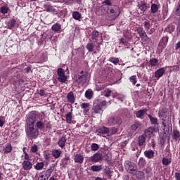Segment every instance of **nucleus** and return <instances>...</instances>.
I'll use <instances>...</instances> for the list:
<instances>
[{
  "mask_svg": "<svg viewBox=\"0 0 180 180\" xmlns=\"http://www.w3.org/2000/svg\"><path fill=\"white\" fill-rule=\"evenodd\" d=\"M120 15V8L116 5L107 7L106 18L108 20H115Z\"/></svg>",
  "mask_w": 180,
  "mask_h": 180,
  "instance_id": "f257e3e1",
  "label": "nucleus"
},
{
  "mask_svg": "<svg viewBox=\"0 0 180 180\" xmlns=\"http://www.w3.org/2000/svg\"><path fill=\"white\" fill-rule=\"evenodd\" d=\"M28 139H37L39 136V129L34 128V125H27L25 129Z\"/></svg>",
  "mask_w": 180,
  "mask_h": 180,
  "instance_id": "f03ea898",
  "label": "nucleus"
},
{
  "mask_svg": "<svg viewBox=\"0 0 180 180\" xmlns=\"http://www.w3.org/2000/svg\"><path fill=\"white\" fill-rule=\"evenodd\" d=\"M37 119V112L36 111H32L27 115L26 124L27 126H34L36 120Z\"/></svg>",
  "mask_w": 180,
  "mask_h": 180,
  "instance_id": "7ed1b4c3",
  "label": "nucleus"
},
{
  "mask_svg": "<svg viewBox=\"0 0 180 180\" xmlns=\"http://www.w3.org/2000/svg\"><path fill=\"white\" fill-rule=\"evenodd\" d=\"M124 167H125V169L129 174H134V172L137 169V166L136 165V164L129 160H127L125 162Z\"/></svg>",
  "mask_w": 180,
  "mask_h": 180,
  "instance_id": "20e7f679",
  "label": "nucleus"
},
{
  "mask_svg": "<svg viewBox=\"0 0 180 180\" xmlns=\"http://www.w3.org/2000/svg\"><path fill=\"white\" fill-rule=\"evenodd\" d=\"M75 81L77 82V84H79V85L84 86V85H85L88 82V73H85L81 76L78 75L76 77Z\"/></svg>",
  "mask_w": 180,
  "mask_h": 180,
  "instance_id": "39448f33",
  "label": "nucleus"
},
{
  "mask_svg": "<svg viewBox=\"0 0 180 180\" xmlns=\"http://www.w3.org/2000/svg\"><path fill=\"white\" fill-rule=\"evenodd\" d=\"M58 81L64 84L67 81V76H65V70L63 68H58L57 70Z\"/></svg>",
  "mask_w": 180,
  "mask_h": 180,
  "instance_id": "423d86ee",
  "label": "nucleus"
},
{
  "mask_svg": "<svg viewBox=\"0 0 180 180\" xmlns=\"http://www.w3.org/2000/svg\"><path fill=\"white\" fill-rule=\"evenodd\" d=\"M110 126H116V124H122V119L119 117H110L108 120Z\"/></svg>",
  "mask_w": 180,
  "mask_h": 180,
  "instance_id": "0eeeda50",
  "label": "nucleus"
},
{
  "mask_svg": "<svg viewBox=\"0 0 180 180\" xmlns=\"http://www.w3.org/2000/svg\"><path fill=\"white\" fill-rule=\"evenodd\" d=\"M136 32L139 34L142 41H147V40H148V37L147 36L146 31H144V28L139 27L137 28Z\"/></svg>",
  "mask_w": 180,
  "mask_h": 180,
  "instance_id": "6e6552de",
  "label": "nucleus"
},
{
  "mask_svg": "<svg viewBox=\"0 0 180 180\" xmlns=\"http://www.w3.org/2000/svg\"><path fill=\"white\" fill-rule=\"evenodd\" d=\"M106 105V101H103L98 104H94L93 110L94 113H101L102 112V108Z\"/></svg>",
  "mask_w": 180,
  "mask_h": 180,
  "instance_id": "1a4fd4ad",
  "label": "nucleus"
},
{
  "mask_svg": "<svg viewBox=\"0 0 180 180\" xmlns=\"http://www.w3.org/2000/svg\"><path fill=\"white\" fill-rule=\"evenodd\" d=\"M102 160V154L96 153L94 155L89 158L90 162H99Z\"/></svg>",
  "mask_w": 180,
  "mask_h": 180,
  "instance_id": "9d476101",
  "label": "nucleus"
},
{
  "mask_svg": "<svg viewBox=\"0 0 180 180\" xmlns=\"http://www.w3.org/2000/svg\"><path fill=\"white\" fill-rule=\"evenodd\" d=\"M22 167L25 171H29L33 168V164L29 160H24L22 163Z\"/></svg>",
  "mask_w": 180,
  "mask_h": 180,
  "instance_id": "9b49d317",
  "label": "nucleus"
},
{
  "mask_svg": "<svg viewBox=\"0 0 180 180\" xmlns=\"http://www.w3.org/2000/svg\"><path fill=\"white\" fill-rule=\"evenodd\" d=\"M168 40H169V38L168 37H163L160 42H159V47H160V49H165V47H167V44H168Z\"/></svg>",
  "mask_w": 180,
  "mask_h": 180,
  "instance_id": "f8f14e48",
  "label": "nucleus"
},
{
  "mask_svg": "<svg viewBox=\"0 0 180 180\" xmlns=\"http://www.w3.org/2000/svg\"><path fill=\"white\" fill-rule=\"evenodd\" d=\"M157 132V129L150 127L148 129L145 130V136L147 137H151L154 133Z\"/></svg>",
  "mask_w": 180,
  "mask_h": 180,
  "instance_id": "ddd939ff",
  "label": "nucleus"
},
{
  "mask_svg": "<svg viewBox=\"0 0 180 180\" xmlns=\"http://www.w3.org/2000/svg\"><path fill=\"white\" fill-rule=\"evenodd\" d=\"M74 161L77 164H82L84 162V155H81V153H77L75 155Z\"/></svg>",
  "mask_w": 180,
  "mask_h": 180,
  "instance_id": "4468645a",
  "label": "nucleus"
},
{
  "mask_svg": "<svg viewBox=\"0 0 180 180\" xmlns=\"http://www.w3.org/2000/svg\"><path fill=\"white\" fill-rule=\"evenodd\" d=\"M146 135H141L138 137V146L143 147L146 144Z\"/></svg>",
  "mask_w": 180,
  "mask_h": 180,
  "instance_id": "2eb2a0df",
  "label": "nucleus"
},
{
  "mask_svg": "<svg viewBox=\"0 0 180 180\" xmlns=\"http://www.w3.org/2000/svg\"><path fill=\"white\" fill-rule=\"evenodd\" d=\"M154 154H155V153H154V151L151 149H149L144 152L145 157H146V158H148L149 160H152V158H154Z\"/></svg>",
  "mask_w": 180,
  "mask_h": 180,
  "instance_id": "dca6fc26",
  "label": "nucleus"
},
{
  "mask_svg": "<svg viewBox=\"0 0 180 180\" xmlns=\"http://www.w3.org/2000/svg\"><path fill=\"white\" fill-rule=\"evenodd\" d=\"M165 74V69L163 68L158 69L155 72V78H161Z\"/></svg>",
  "mask_w": 180,
  "mask_h": 180,
  "instance_id": "f3484780",
  "label": "nucleus"
},
{
  "mask_svg": "<svg viewBox=\"0 0 180 180\" xmlns=\"http://www.w3.org/2000/svg\"><path fill=\"white\" fill-rule=\"evenodd\" d=\"M65 143H67V138L62 136L58 141V146H59L60 148H64L65 147Z\"/></svg>",
  "mask_w": 180,
  "mask_h": 180,
  "instance_id": "a211bd4d",
  "label": "nucleus"
},
{
  "mask_svg": "<svg viewBox=\"0 0 180 180\" xmlns=\"http://www.w3.org/2000/svg\"><path fill=\"white\" fill-rule=\"evenodd\" d=\"M56 171V165L53 164L51 165L49 168L46 171V176H51V174Z\"/></svg>",
  "mask_w": 180,
  "mask_h": 180,
  "instance_id": "6ab92c4d",
  "label": "nucleus"
},
{
  "mask_svg": "<svg viewBox=\"0 0 180 180\" xmlns=\"http://www.w3.org/2000/svg\"><path fill=\"white\" fill-rule=\"evenodd\" d=\"M147 112H148V110H147L146 108L140 110L136 112V116L139 119H143V116H144L145 114L147 113Z\"/></svg>",
  "mask_w": 180,
  "mask_h": 180,
  "instance_id": "aec40b11",
  "label": "nucleus"
},
{
  "mask_svg": "<svg viewBox=\"0 0 180 180\" xmlns=\"http://www.w3.org/2000/svg\"><path fill=\"white\" fill-rule=\"evenodd\" d=\"M96 133L99 134H109V129L105 127H101L96 130Z\"/></svg>",
  "mask_w": 180,
  "mask_h": 180,
  "instance_id": "412c9836",
  "label": "nucleus"
},
{
  "mask_svg": "<svg viewBox=\"0 0 180 180\" xmlns=\"http://www.w3.org/2000/svg\"><path fill=\"white\" fill-rule=\"evenodd\" d=\"M4 154H9L12 151V145L11 143L6 144L3 148Z\"/></svg>",
  "mask_w": 180,
  "mask_h": 180,
  "instance_id": "4be33fe9",
  "label": "nucleus"
},
{
  "mask_svg": "<svg viewBox=\"0 0 180 180\" xmlns=\"http://www.w3.org/2000/svg\"><path fill=\"white\" fill-rule=\"evenodd\" d=\"M172 137L173 140H180V132L177 129H173Z\"/></svg>",
  "mask_w": 180,
  "mask_h": 180,
  "instance_id": "5701e85b",
  "label": "nucleus"
},
{
  "mask_svg": "<svg viewBox=\"0 0 180 180\" xmlns=\"http://www.w3.org/2000/svg\"><path fill=\"white\" fill-rule=\"evenodd\" d=\"M67 99L70 103H75V96H74V93L72 91H70L69 94H68Z\"/></svg>",
  "mask_w": 180,
  "mask_h": 180,
  "instance_id": "b1692460",
  "label": "nucleus"
},
{
  "mask_svg": "<svg viewBox=\"0 0 180 180\" xmlns=\"http://www.w3.org/2000/svg\"><path fill=\"white\" fill-rule=\"evenodd\" d=\"M138 6L141 12H146L147 11V4H146V2L144 1H141L138 4Z\"/></svg>",
  "mask_w": 180,
  "mask_h": 180,
  "instance_id": "393cba45",
  "label": "nucleus"
},
{
  "mask_svg": "<svg viewBox=\"0 0 180 180\" xmlns=\"http://www.w3.org/2000/svg\"><path fill=\"white\" fill-rule=\"evenodd\" d=\"M131 129L134 131H139V130L141 129V124H140V122H135L134 124L131 125Z\"/></svg>",
  "mask_w": 180,
  "mask_h": 180,
  "instance_id": "a878e982",
  "label": "nucleus"
},
{
  "mask_svg": "<svg viewBox=\"0 0 180 180\" xmlns=\"http://www.w3.org/2000/svg\"><path fill=\"white\" fill-rule=\"evenodd\" d=\"M158 59L157 58H151L149 60V65L150 67H158Z\"/></svg>",
  "mask_w": 180,
  "mask_h": 180,
  "instance_id": "bb28decb",
  "label": "nucleus"
},
{
  "mask_svg": "<svg viewBox=\"0 0 180 180\" xmlns=\"http://www.w3.org/2000/svg\"><path fill=\"white\" fill-rule=\"evenodd\" d=\"M61 150L59 149H54L52 151V155L53 157H54V158H60V157L61 156Z\"/></svg>",
  "mask_w": 180,
  "mask_h": 180,
  "instance_id": "cd10ccee",
  "label": "nucleus"
},
{
  "mask_svg": "<svg viewBox=\"0 0 180 180\" xmlns=\"http://www.w3.org/2000/svg\"><path fill=\"white\" fill-rule=\"evenodd\" d=\"M135 176L137 179H144V172L139 170L135 171Z\"/></svg>",
  "mask_w": 180,
  "mask_h": 180,
  "instance_id": "c85d7f7f",
  "label": "nucleus"
},
{
  "mask_svg": "<svg viewBox=\"0 0 180 180\" xmlns=\"http://www.w3.org/2000/svg\"><path fill=\"white\" fill-rule=\"evenodd\" d=\"M37 130H43L44 129V122L43 121H38L35 124Z\"/></svg>",
  "mask_w": 180,
  "mask_h": 180,
  "instance_id": "c756f323",
  "label": "nucleus"
},
{
  "mask_svg": "<svg viewBox=\"0 0 180 180\" xmlns=\"http://www.w3.org/2000/svg\"><path fill=\"white\" fill-rule=\"evenodd\" d=\"M66 122L69 124H71L72 123V112H68L65 115Z\"/></svg>",
  "mask_w": 180,
  "mask_h": 180,
  "instance_id": "7c9ffc66",
  "label": "nucleus"
},
{
  "mask_svg": "<svg viewBox=\"0 0 180 180\" xmlns=\"http://www.w3.org/2000/svg\"><path fill=\"white\" fill-rule=\"evenodd\" d=\"M34 168L35 169H37V171H41V169L44 168V162H37Z\"/></svg>",
  "mask_w": 180,
  "mask_h": 180,
  "instance_id": "2f4dec72",
  "label": "nucleus"
},
{
  "mask_svg": "<svg viewBox=\"0 0 180 180\" xmlns=\"http://www.w3.org/2000/svg\"><path fill=\"white\" fill-rule=\"evenodd\" d=\"M158 9H160V7L156 4H153L151 5L150 12L151 13H157Z\"/></svg>",
  "mask_w": 180,
  "mask_h": 180,
  "instance_id": "473e14b6",
  "label": "nucleus"
},
{
  "mask_svg": "<svg viewBox=\"0 0 180 180\" xmlns=\"http://www.w3.org/2000/svg\"><path fill=\"white\" fill-rule=\"evenodd\" d=\"M91 169L94 172H99V171H102V165H93Z\"/></svg>",
  "mask_w": 180,
  "mask_h": 180,
  "instance_id": "72a5a7b5",
  "label": "nucleus"
},
{
  "mask_svg": "<svg viewBox=\"0 0 180 180\" xmlns=\"http://www.w3.org/2000/svg\"><path fill=\"white\" fill-rule=\"evenodd\" d=\"M52 30H53V32H60V30H61V25L56 22L52 26Z\"/></svg>",
  "mask_w": 180,
  "mask_h": 180,
  "instance_id": "f704fd0d",
  "label": "nucleus"
},
{
  "mask_svg": "<svg viewBox=\"0 0 180 180\" xmlns=\"http://www.w3.org/2000/svg\"><path fill=\"white\" fill-rule=\"evenodd\" d=\"M44 8L46 9V12H52L53 13L56 12V8H54L53 6L50 5H45Z\"/></svg>",
  "mask_w": 180,
  "mask_h": 180,
  "instance_id": "c9c22d12",
  "label": "nucleus"
},
{
  "mask_svg": "<svg viewBox=\"0 0 180 180\" xmlns=\"http://www.w3.org/2000/svg\"><path fill=\"white\" fill-rule=\"evenodd\" d=\"M175 30V25H173L172 24H169L166 27V32H168V33H172Z\"/></svg>",
  "mask_w": 180,
  "mask_h": 180,
  "instance_id": "e433bc0d",
  "label": "nucleus"
},
{
  "mask_svg": "<svg viewBox=\"0 0 180 180\" xmlns=\"http://www.w3.org/2000/svg\"><path fill=\"white\" fill-rule=\"evenodd\" d=\"M148 117L150 119L152 124H158V120L157 118L152 117L151 115H148Z\"/></svg>",
  "mask_w": 180,
  "mask_h": 180,
  "instance_id": "4c0bfd02",
  "label": "nucleus"
},
{
  "mask_svg": "<svg viewBox=\"0 0 180 180\" xmlns=\"http://www.w3.org/2000/svg\"><path fill=\"white\" fill-rule=\"evenodd\" d=\"M72 18H74L75 20H79V19H81V13L78 11H74L72 13Z\"/></svg>",
  "mask_w": 180,
  "mask_h": 180,
  "instance_id": "58836bf2",
  "label": "nucleus"
},
{
  "mask_svg": "<svg viewBox=\"0 0 180 180\" xmlns=\"http://www.w3.org/2000/svg\"><path fill=\"white\" fill-rule=\"evenodd\" d=\"M172 159L171 158H163L162 160V163L163 165H169L171 164Z\"/></svg>",
  "mask_w": 180,
  "mask_h": 180,
  "instance_id": "ea45409f",
  "label": "nucleus"
},
{
  "mask_svg": "<svg viewBox=\"0 0 180 180\" xmlns=\"http://www.w3.org/2000/svg\"><path fill=\"white\" fill-rule=\"evenodd\" d=\"M99 36V32L98 31H93L91 39L92 40H95L96 41L98 40L97 37Z\"/></svg>",
  "mask_w": 180,
  "mask_h": 180,
  "instance_id": "a19ab883",
  "label": "nucleus"
},
{
  "mask_svg": "<svg viewBox=\"0 0 180 180\" xmlns=\"http://www.w3.org/2000/svg\"><path fill=\"white\" fill-rule=\"evenodd\" d=\"M8 11L9 8L6 6H3L1 7V13H3V15H6V13H8Z\"/></svg>",
  "mask_w": 180,
  "mask_h": 180,
  "instance_id": "79ce46f5",
  "label": "nucleus"
},
{
  "mask_svg": "<svg viewBox=\"0 0 180 180\" xmlns=\"http://www.w3.org/2000/svg\"><path fill=\"white\" fill-rule=\"evenodd\" d=\"M129 81L133 84V85H136V84H137V77L136 75L131 76L129 77Z\"/></svg>",
  "mask_w": 180,
  "mask_h": 180,
  "instance_id": "37998d69",
  "label": "nucleus"
},
{
  "mask_svg": "<svg viewBox=\"0 0 180 180\" xmlns=\"http://www.w3.org/2000/svg\"><path fill=\"white\" fill-rule=\"evenodd\" d=\"M110 94H112V91L109 89H105L103 91V95L106 98H109V96H110Z\"/></svg>",
  "mask_w": 180,
  "mask_h": 180,
  "instance_id": "c03bdc74",
  "label": "nucleus"
},
{
  "mask_svg": "<svg viewBox=\"0 0 180 180\" xmlns=\"http://www.w3.org/2000/svg\"><path fill=\"white\" fill-rule=\"evenodd\" d=\"M138 164H139V167H144V165H146V162L144 158H139Z\"/></svg>",
  "mask_w": 180,
  "mask_h": 180,
  "instance_id": "a18cd8bd",
  "label": "nucleus"
},
{
  "mask_svg": "<svg viewBox=\"0 0 180 180\" xmlns=\"http://www.w3.org/2000/svg\"><path fill=\"white\" fill-rule=\"evenodd\" d=\"M109 61H110V63H112V64H115L116 65L117 64H119L120 60L117 58H110Z\"/></svg>",
  "mask_w": 180,
  "mask_h": 180,
  "instance_id": "49530a36",
  "label": "nucleus"
},
{
  "mask_svg": "<svg viewBox=\"0 0 180 180\" xmlns=\"http://www.w3.org/2000/svg\"><path fill=\"white\" fill-rule=\"evenodd\" d=\"M86 49H87L89 51H94V43L87 44Z\"/></svg>",
  "mask_w": 180,
  "mask_h": 180,
  "instance_id": "de8ad7c7",
  "label": "nucleus"
},
{
  "mask_svg": "<svg viewBox=\"0 0 180 180\" xmlns=\"http://www.w3.org/2000/svg\"><path fill=\"white\" fill-rule=\"evenodd\" d=\"M16 23V20L15 19H12L8 22V27L10 29H12L13 26H15V24Z\"/></svg>",
  "mask_w": 180,
  "mask_h": 180,
  "instance_id": "09e8293b",
  "label": "nucleus"
},
{
  "mask_svg": "<svg viewBox=\"0 0 180 180\" xmlns=\"http://www.w3.org/2000/svg\"><path fill=\"white\" fill-rule=\"evenodd\" d=\"M91 147L92 151H98L99 150V145L98 143H92Z\"/></svg>",
  "mask_w": 180,
  "mask_h": 180,
  "instance_id": "8fccbe9b",
  "label": "nucleus"
},
{
  "mask_svg": "<svg viewBox=\"0 0 180 180\" xmlns=\"http://www.w3.org/2000/svg\"><path fill=\"white\" fill-rule=\"evenodd\" d=\"M39 95H40V96H47V92H46V90L44 89H40L38 91Z\"/></svg>",
  "mask_w": 180,
  "mask_h": 180,
  "instance_id": "3c124183",
  "label": "nucleus"
},
{
  "mask_svg": "<svg viewBox=\"0 0 180 180\" xmlns=\"http://www.w3.org/2000/svg\"><path fill=\"white\" fill-rule=\"evenodd\" d=\"M85 96L87 99H91L92 98V91H86Z\"/></svg>",
  "mask_w": 180,
  "mask_h": 180,
  "instance_id": "603ef678",
  "label": "nucleus"
},
{
  "mask_svg": "<svg viewBox=\"0 0 180 180\" xmlns=\"http://www.w3.org/2000/svg\"><path fill=\"white\" fill-rule=\"evenodd\" d=\"M38 150V148H37V145H34L31 147L30 151L31 153H37Z\"/></svg>",
  "mask_w": 180,
  "mask_h": 180,
  "instance_id": "864d4df0",
  "label": "nucleus"
},
{
  "mask_svg": "<svg viewBox=\"0 0 180 180\" xmlns=\"http://www.w3.org/2000/svg\"><path fill=\"white\" fill-rule=\"evenodd\" d=\"M82 109H89V103H83L81 104Z\"/></svg>",
  "mask_w": 180,
  "mask_h": 180,
  "instance_id": "5fc2aeb1",
  "label": "nucleus"
},
{
  "mask_svg": "<svg viewBox=\"0 0 180 180\" xmlns=\"http://www.w3.org/2000/svg\"><path fill=\"white\" fill-rule=\"evenodd\" d=\"M50 177L47 176V174H46L45 175L41 174L39 177L40 180H49Z\"/></svg>",
  "mask_w": 180,
  "mask_h": 180,
  "instance_id": "6e6d98bb",
  "label": "nucleus"
},
{
  "mask_svg": "<svg viewBox=\"0 0 180 180\" xmlns=\"http://www.w3.org/2000/svg\"><path fill=\"white\" fill-rule=\"evenodd\" d=\"M23 150L25 154V160H27V161H30V156L29 154H27V153H26V151H25V148H23Z\"/></svg>",
  "mask_w": 180,
  "mask_h": 180,
  "instance_id": "4d7b16f0",
  "label": "nucleus"
},
{
  "mask_svg": "<svg viewBox=\"0 0 180 180\" xmlns=\"http://www.w3.org/2000/svg\"><path fill=\"white\" fill-rule=\"evenodd\" d=\"M103 4V5H108V6H113V5H112V2L110 0H105Z\"/></svg>",
  "mask_w": 180,
  "mask_h": 180,
  "instance_id": "13d9d810",
  "label": "nucleus"
},
{
  "mask_svg": "<svg viewBox=\"0 0 180 180\" xmlns=\"http://www.w3.org/2000/svg\"><path fill=\"white\" fill-rule=\"evenodd\" d=\"M120 44H124V46H127V41L124 39V38L120 39Z\"/></svg>",
  "mask_w": 180,
  "mask_h": 180,
  "instance_id": "bf43d9fd",
  "label": "nucleus"
},
{
  "mask_svg": "<svg viewBox=\"0 0 180 180\" xmlns=\"http://www.w3.org/2000/svg\"><path fill=\"white\" fill-rule=\"evenodd\" d=\"M4 117H0V127H2L5 124V120H3Z\"/></svg>",
  "mask_w": 180,
  "mask_h": 180,
  "instance_id": "052dcab7",
  "label": "nucleus"
},
{
  "mask_svg": "<svg viewBox=\"0 0 180 180\" xmlns=\"http://www.w3.org/2000/svg\"><path fill=\"white\" fill-rule=\"evenodd\" d=\"M174 178L176 180H180V173H175Z\"/></svg>",
  "mask_w": 180,
  "mask_h": 180,
  "instance_id": "680f3d73",
  "label": "nucleus"
},
{
  "mask_svg": "<svg viewBox=\"0 0 180 180\" xmlns=\"http://www.w3.org/2000/svg\"><path fill=\"white\" fill-rule=\"evenodd\" d=\"M144 27L146 28V29H150V23L148 22H144Z\"/></svg>",
  "mask_w": 180,
  "mask_h": 180,
  "instance_id": "e2e57ef3",
  "label": "nucleus"
},
{
  "mask_svg": "<svg viewBox=\"0 0 180 180\" xmlns=\"http://www.w3.org/2000/svg\"><path fill=\"white\" fill-rule=\"evenodd\" d=\"M176 15H178V16H180V5L179 4V6L176 9Z\"/></svg>",
  "mask_w": 180,
  "mask_h": 180,
  "instance_id": "0e129e2a",
  "label": "nucleus"
},
{
  "mask_svg": "<svg viewBox=\"0 0 180 180\" xmlns=\"http://www.w3.org/2000/svg\"><path fill=\"white\" fill-rule=\"evenodd\" d=\"M103 89V86H98V85H96V91H102V89Z\"/></svg>",
  "mask_w": 180,
  "mask_h": 180,
  "instance_id": "69168bd1",
  "label": "nucleus"
},
{
  "mask_svg": "<svg viewBox=\"0 0 180 180\" xmlns=\"http://www.w3.org/2000/svg\"><path fill=\"white\" fill-rule=\"evenodd\" d=\"M180 49V41L176 44V48L175 50H178Z\"/></svg>",
  "mask_w": 180,
  "mask_h": 180,
  "instance_id": "338daca9",
  "label": "nucleus"
},
{
  "mask_svg": "<svg viewBox=\"0 0 180 180\" xmlns=\"http://www.w3.org/2000/svg\"><path fill=\"white\" fill-rule=\"evenodd\" d=\"M88 112H89V108H84L83 113L84 115H86Z\"/></svg>",
  "mask_w": 180,
  "mask_h": 180,
  "instance_id": "774afa93",
  "label": "nucleus"
}]
</instances>
